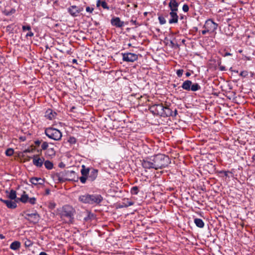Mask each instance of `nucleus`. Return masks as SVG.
I'll list each match as a JSON object with an SVG mask.
<instances>
[{"mask_svg": "<svg viewBox=\"0 0 255 255\" xmlns=\"http://www.w3.org/2000/svg\"><path fill=\"white\" fill-rule=\"evenodd\" d=\"M28 135H30V134H27V136H21L19 137V139L21 140V141H25L26 139V138H27V136Z\"/></svg>", "mask_w": 255, "mask_h": 255, "instance_id": "obj_46", "label": "nucleus"}, {"mask_svg": "<svg viewBox=\"0 0 255 255\" xmlns=\"http://www.w3.org/2000/svg\"><path fill=\"white\" fill-rule=\"evenodd\" d=\"M20 247V243L18 241H14L10 246V248L13 250H17Z\"/></svg>", "mask_w": 255, "mask_h": 255, "instance_id": "obj_23", "label": "nucleus"}, {"mask_svg": "<svg viewBox=\"0 0 255 255\" xmlns=\"http://www.w3.org/2000/svg\"><path fill=\"white\" fill-rule=\"evenodd\" d=\"M33 149H26L23 151V153H26L27 152H32L33 151Z\"/></svg>", "mask_w": 255, "mask_h": 255, "instance_id": "obj_49", "label": "nucleus"}, {"mask_svg": "<svg viewBox=\"0 0 255 255\" xmlns=\"http://www.w3.org/2000/svg\"><path fill=\"white\" fill-rule=\"evenodd\" d=\"M182 9L184 12H187L189 10V6L187 4H185L183 5Z\"/></svg>", "mask_w": 255, "mask_h": 255, "instance_id": "obj_40", "label": "nucleus"}, {"mask_svg": "<svg viewBox=\"0 0 255 255\" xmlns=\"http://www.w3.org/2000/svg\"><path fill=\"white\" fill-rule=\"evenodd\" d=\"M220 69L222 71H223V70H225V67H223V66H221V67H220Z\"/></svg>", "mask_w": 255, "mask_h": 255, "instance_id": "obj_59", "label": "nucleus"}, {"mask_svg": "<svg viewBox=\"0 0 255 255\" xmlns=\"http://www.w3.org/2000/svg\"><path fill=\"white\" fill-rule=\"evenodd\" d=\"M101 6L104 9H109V7L108 6L107 3L105 1H102L101 2Z\"/></svg>", "mask_w": 255, "mask_h": 255, "instance_id": "obj_36", "label": "nucleus"}, {"mask_svg": "<svg viewBox=\"0 0 255 255\" xmlns=\"http://www.w3.org/2000/svg\"><path fill=\"white\" fill-rule=\"evenodd\" d=\"M201 89L200 86L198 83L192 84L191 86L190 90L192 91H197Z\"/></svg>", "mask_w": 255, "mask_h": 255, "instance_id": "obj_27", "label": "nucleus"}, {"mask_svg": "<svg viewBox=\"0 0 255 255\" xmlns=\"http://www.w3.org/2000/svg\"><path fill=\"white\" fill-rule=\"evenodd\" d=\"M28 201L31 204L34 205L35 204L36 199L34 197L29 198Z\"/></svg>", "mask_w": 255, "mask_h": 255, "instance_id": "obj_38", "label": "nucleus"}, {"mask_svg": "<svg viewBox=\"0 0 255 255\" xmlns=\"http://www.w3.org/2000/svg\"><path fill=\"white\" fill-rule=\"evenodd\" d=\"M180 18H181V19H183V16H181Z\"/></svg>", "mask_w": 255, "mask_h": 255, "instance_id": "obj_64", "label": "nucleus"}, {"mask_svg": "<svg viewBox=\"0 0 255 255\" xmlns=\"http://www.w3.org/2000/svg\"><path fill=\"white\" fill-rule=\"evenodd\" d=\"M194 223L199 228H203L204 226V223L202 220L198 218H196L194 219Z\"/></svg>", "mask_w": 255, "mask_h": 255, "instance_id": "obj_26", "label": "nucleus"}, {"mask_svg": "<svg viewBox=\"0 0 255 255\" xmlns=\"http://www.w3.org/2000/svg\"><path fill=\"white\" fill-rule=\"evenodd\" d=\"M248 72L247 71H242L240 73V75L243 76V77H246L248 75Z\"/></svg>", "mask_w": 255, "mask_h": 255, "instance_id": "obj_43", "label": "nucleus"}, {"mask_svg": "<svg viewBox=\"0 0 255 255\" xmlns=\"http://www.w3.org/2000/svg\"><path fill=\"white\" fill-rule=\"evenodd\" d=\"M87 213H88V216H87V217H85V218H84V220H85V221H88L89 219H91V218L92 217H93V214H90V213H89V212H87Z\"/></svg>", "mask_w": 255, "mask_h": 255, "instance_id": "obj_41", "label": "nucleus"}, {"mask_svg": "<svg viewBox=\"0 0 255 255\" xmlns=\"http://www.w3.org/2000/svg\"><path fill=\"white\" fill-rule=\"evenodd\" d=\"M75 212V210L72 206L65 205L62 208L61 216L62 218H67L68 222H72Z\"/></svg>", "mask_w": 255, "mask_h": 255, "instance_id": "obj_3", "label": "nucleus"}, {"mask_svg": "<svg viewBox=\"0 0 255 255\" xmlns=\"http://www.w3.org/2000/svg\"><path fill=\"white\" fill-rule=\"evenodd\" d=\"M102 1H101V0H98L97 2V6L99 7L100 5H101V2Z\"/></svg>", "mask_w": 255, "mask_h": 255, "instance_id": "obj_51", "label": "nucleus"}, {"mask_svg": "<svg viewBox=\"0 0 255 255\" xmlns=\"http://www.w3.org/2000/svg\"><path fill=\"white\" fill-rule=\"evenodd\" d=\"M158 19H159V23L161 24H165L166 23V20L164 18V17H163L162 16H159L158 17Z\"/></svg>", "mask_w": 255, "mask_h": 255, "instance_id": "obj_35", "label": "nucleus"}, {"mask_svg": "<svg viewBox=\"0 0 255 255\" xmlns=\"http://www.w3.org/2000/svg\"><path fill=\"white\" fill-rule=\"evenodd\" d=\"M131 22L132 23H133V24H136V21H135V20H131Z\"/></svg>", "mask_w": 255, "mask_h": 255, "instance_id": "obj_61", "label": "nucleus"}, {"mask_svg": "<svg viewBox=\"0 0 255 255\" xmlns=\"http://www.w3.org/2000/svg\"><path fill=\"white\" fill-rule=\"evenodd\" d=\"M89 194L81 195L79 197V200L82 203L89 204Z\"/></svg>", "mask_w": 255, "mask_h": 255, "instance_id": "obj_22", "label": "nucleus"}, {"mask_svg": "<svg viewBox=\"0 0 255 255\" xmlns=\"http://www.w3.org/2000/svg\"><path fill=\"white\" fill-rule=\"evenodd\" d=\"M218 25V24L214 22L212 20L208 19L206 21L204 26L208 31L213 32L217 29Z\"/></svg>", "mask_w": 255, "mask_h": 255, "instance_id": "obj_8", "label": "nucleus"}, {"mask_svg": "<svg viewBox=\"0 0 255 255\" xmlns=\"http://www.w3.org/2000/svg\"><path fill=\"white\" fill-rule=\"evenodd\" d=\"M44 166L48 170H50L53 168V163L49 161V160H46L44 162Z\"/></svg>", "mask_w": 255, "mask_h": 255, "instance_id": "obj_28", "label": "nucleus"}, {"mask_svg": "<svg viewBox=\"0 0 255 255\" xmlns=\"http://www.w3.org/2000/svg\"><path fill=\"white\" fill-rule=\"evenodd\" d=\"M33 158V164L37 167H41L44 161L43 158H41L38 155H34Z\"/></svg>", "mask_w": 255, "mask_h": 255, "instance_id": "obj_9", "label": "nucleus"}, {"mask_svg": "<svg viewBox=\"0 0 255 255\" xmlns=\"http://www.w3.org/2000/svg\"><path fill=\"white\" fill-rule=\"evenodd\" d=\"M176 11L173 10L171 11L169 14L171 16V18L169 20V23H176L178 22V16L176 12Z\"/></svg>", "mask_w": 255, "mask_h": 255, "instance_id": "obj_15", "label": "nucleus"}, {"mask_svg": "<svg viewBox=\"0 0 255 255\" xmlns=\"http://www.w3.org/2000/svg\"><path fill=\"white\" fill-rule=\"evenodd\" d=\"M57 114L56 112H53L51 109H48L45 112V117L51 120L55 119Z\"/></svg>", "mask_w": 255, "mask_h": 255, "instance_id": "obj_17", "label": "nucleus"}, {"mask_svg": "<svg viewBox=\"0 0 255 255\" xmlns=\"http://www.w3.org/2000/svg\"><path fill=\"white\" fill-rule=\"evenodd\" d=\"M138 58L137 55L132 53H127L123 54V60L126 62H133Z\"/></svg>", "mask_w": 255, "mask_h": 255, "instance_id": "obj_6", "label": "nucleus"}, {"mask_svg": "<svg viewBox=\"0 0 255 255\" xmlns=\"http://www.w3.org/2000/svg\"><path fill=\"white\" fill-rule=\"evenodd\" d=\"M252 159H253L254 160H255V155H254L253 156Z\"/></svg>", "mask_w": 255, "mask_h": 255, "instance_id": "obj_62", "label": "nucleus"}, {"mask_svg": "<svg viewBox=\"0 0 255 255\" xmlns=\"http://www.w3.org/2000/svg\"><path fill=\"white\" fill-rule=\"evenodd\" d=\"M0 238L1 239H4V238H5V237H4V236H3L2 234H0Z\"/></svg>", "mask_w": 255, "mask_h": 255, "instance_id": "obj_57", "label": "nucleus"}, {"mask_svg": "<svg viewBox=\"0 0 255 255\" xmlns=\"http://www.w3.org/2000/svg\"><path fill=\"white\" fill-rule=\"evenodd\" d=\"M72 62H73V63H77V60H76V59H73V60H72Z\"/></svg>", "mask_w": 255, "mask_h": 255, "instance_id": "obj_60", "label": "nucleus"}, {"mask_svg": "<svg viewBox=\"0 0 255 255\" xmlns=\"http://www.w3.org/2000/svg\"><path fill=\"white\" fill-rule=\"evenodd\" d=\"M55 177L59 182H64L67 180L77 182L79 180L76 173L73 170H64L56 173Z\"/></svg>", "mask_w": 255, "mask_h": 255, "instance_id": "obj_1", "label": "nucleus"}, {"mask_svg": "<svg viewBox=\"0 0 255 255\" xmlns=\"http://www.w3.org/2000/svg\"><path fill=\"white\" fill-rule=\"evenodd\" d=\"M82 10L83 8L79 7L75 5L72 6L69 8V12L73 16H76Z\"/></svg>", "mask_w": 255, "mask_h": 255, "instance_id": "obj_11", "label": "nucleus"}, {"mask_svg": "<svg viewBox=\"0 0 255 255\" xmlns=\"http://www.w3.org/2000/svg\"><path fill=\"white\" fill-rule=\"evenodd\" d=\"M152 158L148 159H144L142 162V166L144 168L150 169L154 168V165H153V161L151 160Z\"/></svg>", "mask_w": 255, "mask_h": 255, "instance_id": "obj_12", "label": "nucleus"}, {"mask_svg": "<svg viewBox=\"0 0 255 255\" xmlns=\"http://www.w3.org/2000/svg\"><path fill=\"white\" fill-rule=\"evenodd\" d=\"M226 55H230V54L229 53H227L226 54Z\"/></svg>", "mask_w": 255, "mask_h": 255, "instance_id": "obj_63", "label": "nucleus"}, {"mask_svg": "<svg viewBox=\"0 0 255 255\" xmlns=\"http://www.w3.org/2000/svg\"><path fill=\"white\" fill-rule=\"evenodd\" d=\"M49 193H50V190H49V189H47L46 190V191H45V194H46V195H48V194H49Z\"/></svg>", "mask_w": 255, "mask_h": 255, "instance_id": "obj_54", "label": "nucleus"}, {"mask_svg": "<svg viewBox=\"0 0 255 255\" xmlns=\"http://www.w3.org/2000/svg\"><path fill=\"white\" fill-rule=\"evenodd\" d=\"M86 11L87 12H89L91 13L93 11L94 8H91L89 6H88V7H86Z\"/></svg>", "mask_w": 255, "mask_h": 255, "instance_id": "obj_47", "label": "nucleus"}, {"mask_svg": "<svg viewBox=\"0 0 255 255\" xmlns=\"http://www.w3.org/2000/svg\"><path fill=\"white\" fill-rule=\"evenodd\" d=\"M172 110L171 109H170L168 107H164V109L161 117H170L172 116Z\"/></svg>", "mask_w": 255, "mask_h": 255, "instance_id": "obj_18", "label": "nucleus"}, {"mask_svg": "<svg viewBox=\"0 0 255 255\" xmlns=\"http://www.w3.org/2000/svg\"><path fill=\"white\" fill-rule=\"evenodd\" d=\"M64 164L63 163H60L59 164V166L60 167H64Z\"/></svg>", "mask_w": 255, "mask_h": 255, "instance_id": "obj_56", "label": "nucleus"}, {"mask_svg": "<svg viewBox=\"0 0 255 255\" xmlns=\"http://www.w3.org/2000/svg\"><path fill=\"white\" fill-rule=\"evenodd\" d=\"M183 73V70H182V69H179L176 72V74L179 77H180L182 76Z\"/></svg>", "mask_w": 255, "mask_h": 255, "instance_id": "obj_39", "label": "nucleus"}, {"mask_svg": "<svg viewBox=\"0 0 255 255\" xmlns=\"http://www.w3.org/2000/svg\"><path fill=\"white\" fill-rule=\"evenodd\" d=\"M155 169H162L167 167L171 162L169 157L162 154H158L152 157Z\"/></svg>", "mask_w": 255, "mask_h": 255, "instance_id": "obj_2", "label": "nucleus"}, {"mask_svg": "<svg viewBox=\"0 0 255 255\" xmlns=\"http://www.w3.org/2000/svg\"><path fill=\"white\" fill-rule=\"evenodd\" d=\"M190 75H191V74H190L189 72H187V73H186V76L187 77H189V76H190Z\"/></svg>", "mask_w": 255, "mask_h": 255, "instance_id": "obj_58", "label": "nucleus"}, {"mask_svg": "<svg viewBox=\"0 0 255 255\" xmlns=\"http://www.w3.org/2000/svg\"><path fill=\"white\" fill-rule=\"evenodd\" d=\"M0 201L4 203L8 208L14 209L17 207L16 202L15 201H12L11 200H4L2 198L0 199Z\"/></svg>", "mask_w": 255, "mask_h": 255, "instance_id": "obj_10", "label": "nucleus"}, {"mask_svg": "<svg viewBox=\"0 0 255 255\" xmlns=\"http://www.w3.org/2000/svg\"><path fill=\"white\" fill-rule=\"evenodd\" d=\"M13 154V150L12 148H8L5 151V154L7 156H10Z\"/></svg>", "mask_w": 255, "mask_h": 255, "instance_id": "obj_32", "label": "nucleus"}, {"mask_svg": "<svg viewBox=\"0 0 255 255\" xmlns=\"http://www.w3.org/2000/svg\"><path fill=\"white\" fill-rule=\"evenodd\" d=\"M164 107L162 104H155L150 106L149 110L154 115L161 116L163 113Z\"/></svg>", "mask_w": 255, "mask_h": 255, "instance_id": "obj_5", "label": "nucleus"}, {"mask_svg": "<svg viewBox=\"0 0 255 255\" xmlns=\"http://www.w3.org/2000/svg\"><path fill=\"white\" fill-rule=\"evenodd\" d=\"M98 170L96 169H93L91 172L89 176V178L91 181H94L97 176Z\"/></svg>", "mask_w": 255, "mask_h": 255, "instance_id": "obj_24", "label": "nucleus"}, {"mask_svg": "<svg viewBox=\"0 0 255 255\" xmlns=\"http://www.w3.org/2000/svg\"><path fill=\"white\" fill-rule=\"evenodd\" d=\"M31 29V27L29 25H26V26H22V30L23 31H25L26 30H29Z\"/></svg>", "mask_w": 255, "mask_h": 255, "instance_id": "obj_44", "label": "nucleus"}, {"mask_svg": "<svg viewBox=\"0 0 255 255\" xmlns=\"http://www.w3.org/2000/svg\"><path fill=\"white\" fill-rule=\"evenodd\" d=\"M26 36L27 37H28V36H30V37H31V36H33V33L30 31V32H29L27 33L26 34Z\"/></svg>", "mask_w": 255, "mask_h": 255, "instance_id": "obj_50", "label": "nucleus"}, {"mask_svg": "<svg viewBox=\"0 0 255 255\" xmlns=\"http://www.w3.org/2000/svg\"><path fill=\"white\" fill-rule=\"evenodd\" d=\"M45 133L49 138L55 140H59L62 137L61 131L53 128H46Z\"/></svg>", "mask_w": 255, "mask_h": 255, "instance_id": "obj_4", "label": "nucleus"}, {"mask_svg": "<svg viewBox=\"0 0 255 255\" xmlns=\"http://www.w3.org/2000/svg\"><path fill=\"white\" fill-rule=\"evenodd\" d=\"M177 115V111L175 109L174 111H172V114L171 117H176Z\"/></svg>", "mask_w": 255, "mask_h": 255, "instance_id": "obj_48", "label": "nucleus"}, {"mask_svg": "<svg viewBox=\"0 0 255 255\" xmlns=\"http://www.w3.org/2000/svg\"><path fill=\"white\" fill-rule=\"evenodd\" d=\"M69 141L71 143H75L76 142V139L74 137H70Z\"/></svg>", "mask_w": 255, "mask_h": 255, "instance_id": "obj_45", "label": "nucleus"}, {"mask_svg": "<svg viewBox=\"0 0 255 255\" xmlns=\"http://www.w3.org/2000/svg\"><path fill=\"white\" fill-rule=\"evenodd\" d=\"M79 179L82 183H85L86 181L87 177L86 176L82 175V176L79 178Z\"/></svg>", "mask_w": 255, "mask_h": 255, "instance_id": "obj_37", "label": "nucleus"}, {"mask_svg": "<svg viewBox=\"0 0 255 255\" xmlns=\"http://www.w3.org/2000/svg\"><path fill=\"white\" fill-rule=\"evenodd\" d=\"M209 31H208V29H206V30H202V33L203 34H204H204H205L207 32H209Z\"/></svg>", "mask_w": 255, "mask_h": 255, "instance_id": "obj_53", "label": "nucleus"}, {"mask_svg": "<svg viewBox=\"0 0 255 255\" xmlns=\"http://www.w3.org/2000/svg\"><path fill=\"white\" fill-rule=\"evenodd\" d=\"M7 196L11 200H15V201L17 199L16 198V192L14 190H11Z\"/></svg>", "mask_w": 255, "mask_h": 255, "instance_id": "obj_25", "label": "nucleus"}, {"mask_svg": "<svg viewBox=\"0 0 255 255\" xmlns=\"http://www.w3.org/2000/svg\"><path fill=\"white\" fill-rule=\"evenodd\" d=\"M46 154L49 156H54L55 154V151L53 148H49L47 149Z\"/></svg>", "mask_w": 255, "mask_h": 255, "instance_id": "obj_29", "label": "nucleus"}, {"mask_svg": "<svg viewBox=\"0 0 255 255\" xmlns=\"http://www.w3.org/2000/svg\"><path fill=\"white\" fill-rule=\"evenodd\" d=\"M89 197L90 204H98L100 203L103 199L102 196L101 195L98 194H89Z\"/></svg>", "mask_w": 255, "mask_h": 255, "instance_id": "obj_7", "label": "nucleus"}, {"mask_svg": "<svg viewBox=\"0 0 255 255\" xmlns=\"http://www.w3.org/2000/svg\"><path fill=\"white\" fill-rule=\"evenodd\" d=\"M192 85V82L190 80H186L184 81L182 86L181 87L185 90L187 91H190L191 89V86Z\"/></svg>", "mask_w": 255, "mask_h": 255, "instance_id": "obj_20", "label": "nucleus"}, {"mask_svg": "<svg viewBox=\"0 0 255 255\" xmlns=\"http://www.w3.org/2000/svg\"><path fill=\"white\" fill-rule=\"evenodd\" d=\"M111 24L117 27H122L124 25V22L121 21L119 17H117L111 19Z\"/></svg>", "mask_w": 255, "mask_h": 255, "instance_id": "obj_13", "label": "nucleus"}, {"mask_svg": "<svg viewBox=\"0 0 255 255\" xmlns=\"http://www.w3.org/2000/svg\"><path fill=\"white\" fill-rule=\"evenodd\" d=\"M29 199V197L28 195L25 194V192H23V194L21 195V197L20 198H17L15 201L17 202L18 201H20L22 203H25L27 202H28V200Z\"/></svg>", "mask_w": 255, "mask_h": 255, "instance_id": "obj_21", "label": "nucleus"}, {"mask_svg": "<svg viewBox=\"0 0 255 255\" xmlns=\"http://www.w3.org/2000/svg\"><path fill=\"white\" fill-rule=\"evenodd\" d=\"M40 143H41V141H40V140H36L35 141V144L37 146H39L40 144Z\"/></svg>", "mask_w": 255, "mask_h": 255, "instance_id": "obj_52", "label": "nucleus"}, {"mask_svg": "<svg viewBox=\"0 0 255 255\" xmlns=\"http://www.w3.org/2000/svg\"><path fill=\"white\" fill-rule=\"evenodd\" d=\"M26 216L27 220L31 222L37 223L39 220V216L37 213L27 214Z\"/></svg>", "mask_w": 255, "mask_h": 255, "instance_id": "obj_14", "label": "nucleus"}, {"mask_svg": "<svg viewBox=\"0 0 255 255\" xmlns=\"http://www.w3.org/2000/svg\"><path fill=\"white\" fill-rule=\"evenodd\" d=\"M123 205L122 206V207H127L132 205L133 204V202L131 201H128L127 200L126 203L124 202L123 203Z\"/></svg>", "mask_w": 255, "mask_h": 255, "instance_id": "obj_31", "label": "nucleus"}, {"mask_svg": "<svg viewBox=\"0 0 255 255\" xmlns=\"http://www.w3.org/2000/svg\"><path fill=\"white\" fill-rule=\"evenodd\" d=\"M178 3L177 2L176 0H170L169 6L170 8L171 11H177L178 10Z\"/></svg>", "mask_w": 255, "mask_h": 255, "instance_id": "obj_19", "label": "nucleus"}, {"mask_svg": "<svg viewBox=\"0 0 255 255\" xmlns=\"http://www.w3.org/2000/svg\"><path fill=\"white\" fill-rule=\"evenodd\" d=\"M39 255H47V254L45 252H41Z\"/></svg>", "mask_w": 255, "mask_h": 255, "instance_id": "obj_55", "label": "nucleus"}, {"mask_svg": "<svg viewBox=\"0 0 255 255\" xmlns=\"http://www.w3.org/2000/svg\"><path fill=\"white\" fill-rule=\"evenodd\" d=\"M138 189L137 187H136V186L133 187L131 189V193L132 194H134V195L137 194L138 193Z\"/></svg>", "mask_w": 255, "mask_h": 255, "instance_id": "obj_33", "label": "nucleus"}, {"mask_svg": "<svg viewBox=\"0 0 255 255\" xmlns=\"http://www.w3.org/2000/svg\"><path fill=\"white\" fill-rule=\"evenodd\" d=\"M31 183L35 185H43L44 183V180L41 178L32 177L30 179Z\"/></svg>", "mask_w": 255, "mask_h": 255, "instance_id": "obj_16", "label": "nucleus"}, {"mask_svg": "<svg viewBox=\"0 0 255 255\" xmlns=\"http://www.w3.org/2000/svg\"><path fill=\"white\" fill-rule=\"evenodd\" d=\"M81 172L82 175L87 176V174L89 173V169L86 168L85 165H82V169Z\"/></svg>", "mask_w": 255, "mask_h": 255, "instance_id": "obj_30", "label": "nucleus"}, {"mask_svg": "<svg viewBox=\"0 0 255 255\" xmlns=\"http://www.w3.org/2000/svg\"><path fill=\"white\" fill-rule=\"evenodd\" d=\"M32 242L30 240H27L25 242V246L26 247H30L32 245Z\"/></svg>", "mask_w": 255, "mask_h": 255, "instance_id": "obj_42", "label": "nucleus"}, {"mask_svg": "<svg viewBox=\"0 0 255 255\" xmlns=\"http://www.w3.org/2000/svg\"><path fill=\"white\" fill-rule=\"evenodd\" d=\"M48 147V142L44 141L42 143V144L41 145V149L44 150L47 149Z\"/></svg>", "mask_w": 255, "mask_h": 255, "instance_id": "obj_34", "label": "nucleus"}]
</instances>
